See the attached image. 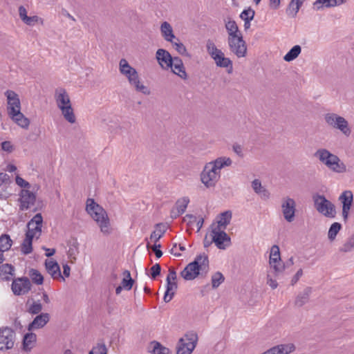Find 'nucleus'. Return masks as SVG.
I'll list each match as a JSON object with an SVG mask.
<instances>
[{"label":"nucleus","instance_id":"f257e3e1","mask_svg":"<svg viewBox=\"0 0 354 354\" xmlns=\"http://www.w3.org/2000/svg\"><path fill=\"white\" fill-rule=\"evenodd\" d=\"M232 164V159L225 156L218 157L206 163L200 175L201 183L207 188L215 187L221 178V169L231 166Z\"/></svg>","mask_w":354,"mask_h":354},{"label":"nucleus","instance_id":"f03ea898","mask_svg":"<svg viewBox=\"0 0 354 354\" xmlns=\"http://www.w3.org/2000/svg\"><path fill=\"white\" fill-rule=\"evenodd\" d=\"M86 210L91 217L97 223L100 231L104 235L111 233L110 220L105 209L95 202L93 198L86 200Z\"/></svg>","mask_w":354,"mask_h":354},{"label":"nucleus","instance_id":"7ed1b4c3","mask_svg":"<svg viewBox=\"0 0 354 354\" xmlns=\"http://www.w3.org/2000/svg\"><path fill=\"white\" fill-rule=\"evenodd\" d=\"M315 156L329 170L335 174H344L347 171L346 164L337 155L326 149H317Z\"/></svg>","mask_w":354,"mask_h":354},{"label":"nucleus","instance_id":"20e7f679","mask_svg":"<svg viewBox=\"0 0 354 354\" xmlns=\"http://www.w3.org/2000/svg\"><path fill=\"white\" fill-rule=\"evenodd\" d=\"M119 71L128 80L129 84L135 89L143 94H149L147 87L142 84L140 80L139 75L136 68L132 67L125 59H121L119 62Z\"/></svg>","mask_w":354,"mask_h":354},{"label":"nucleus","instance_id":"39448f33","mask_svg":"<svg viewBox=\"0 0 354 354\" xmlns=\"http://www.w3.org/2000/svg\"><path fill=\"white\" fill-rule=\"evenodd\" d=\"M209 261L207 256L205 254L196 257L195 260L189 263L181 272L180 274L185 280L194 279L198 274L200 270H206L208 268Z\"/></svg>","mask_w":354,"mask_h":354},{"label":"nucleus","instance_id":"423d86ee","mask_svg":"<svg viewBox=\"0 0 354 354\" xmlns=\"http://www.w3.org/2000/svg\"><path fill=\"white\" fill-rule=\"evenodd\" d=\"M206 48L208 54L214 60L217 66L227 68V73H231L233 70L232 60L225 57L223 52L218 49L212 40H207Z\"/></svg>","mask_w":354,"mask_h":354},{"label":"nucleus","instance_id":"0eeeda50","mask_svg":"<svg viewBox=\"0 0 354 354\" xmlns=\"http://www.w3.org/2000/svg\"><path fill=\"white\" fill-rule=\"evenodd\" d=\"M324 120L329 127L339 130L344 136L348 137L351 135V129L344 117L337 113H328L324 115Z\"/></svg>","mask_w":354,"mask_h":354},{"label":"nucleus","instance_id":"6e6552de","mask_svg":"<svg viewBox=\"0 0 354 354\" xmlns=\"http://www.w3.org/2000/svg\"><path fill=\"white\" fill-rule=\"evenodd\" d=\"M314 205L317 211L327 218H333L336 215L335 205L324 195L319 194L313 196Z\"/></svg>","mask_w":354,"mask_h":354},{"label":"nucleus","instance_id":"1a4fd4ad","mask_svg":"<svg viewBox=\"0 0 354 354\" xmlns=\"http://www.w3.org/2000/svg\"><path fill=\"white\" fill-rule=\"evenodd\" d=\"M197 341V334H186L178 341L176 354H191L196 346Z\"/></svg>","mask_w":354,"mask_h":354},{"label":"nucleus","instance_id":"9d476101","mask_svg":"<svg viewBox=\"0 0 354 354\" xmlns=\"http://www.w3.org/2000/svg\"><path fill=\"white\" fill-rule=\"evenodd\" d=\"M227 45L230 52L238 58H242L246 56L248 48L243 35L227 38Z\"/></svg>","mask_w":354,"mask_h":354},{"label":"nucleus","instance_id":"9b49d317","mask_svg":"<svg viewBox=\"0 0 354 354\" xmlns=\"http://www.w3.org/2000/svg\"><path fill=\"white\" fill-rule=\"evenodd\" d=\"M210 236L212 237V241L221 250L226 249L231 244L230 237L225 232V230L212 227Z\"/></svg>","mask_w":354,"mask_h":354},{"label":"nucleus","instance_id":"f8f14e48","mask_svg":"<svg viewBox=\"0 0 354 354\" xmlns=\"http://www.w3.org/2000/svg\"><path fill=\"white\" fill-rule=\"evenodd\" d=\"M15 333L8 327L0 328V350L11 349L15 343Z\"/></svg>","mask_w":354,"mask_h":354},{"label":"nucleus","instance_id":"ddd939ff","mask_svg":"<svg viewBox=\"0 0 354 354\" xmlns=\"http://www.w3.org/2000/svg\"><path fill=\"white\" fill-rule=\"evenodd\" d=\"M43 218L40 213L37 214L28 223V230L26 233L27 236L39 239L41 234Z\"/></svg>","mask_w":354,"mask_h":354},{"label":"nucleus","instance_id":"4468645a","mask_svg":"<svg viewBox=\"0 0 354 354\" xmlns=\"http://www.w3.org/2000/svg\"><path fill=\"white\" fill-rule=\"evenodd\" d=\"M338 200L342 205V214L346 221L348 218L353 205V194L351 190H345L339 195Z\"/></svg>","mask_w":354,"mask_h":354},{"label":"nucleus","instance_id":"2eb2a0df","mask_svg":"<svg viewBox=\"0 0 354 354\" xmlns=\"http://www.w3.org/2000/svg\"><path fill=\"white\" fill-rule=\"evenodd\" d=\"M19 209L22 211L30 209L36 202V195L28 189H23L19 193Z\"/></svg>","mask_w":354,"mask_h":354},{"label":"nucleus","instance_id":"dca6fc26","mask_svg":"<svg viewBox=\"0 0 354 354\" xmlns=\"http://www.w3.org/2000/svg\"><path fill=\"white\" fill-rule=\"evenodd\" d=\"M281 209L285 220L289 223L295 217L296 203L293 198L286 197L281 203Z\"/></svg>","mask_w":354,"mask_h":354},{"label":"nucleus","instance_id":"f3484780","mask_svg":"<svg viewBox=\"0 0 354 354\" xmlns=\"http://www.w3.org/2000/svg\"><path fill=\"white\" fill-rule=\"evenodd\" d=\"M31 288L30 280L26 277L18 278L12 281V290L15 295H21L27 293Z\"/></svg>","mask_w":354,"mask_h":354},{"label":"nucleus","instance_id":"a211bd4d","mask_svg":"<svg viewBox=\"0 0 354 354\" xmlns=\"http://www.w3.org/2000/svg\"><path fill=\"white\" fill-rule=\"evenodd\" d=\"M54 99L59 109L72 105L70 96L64 88L59 87L55 89Z\"/></svg>","mask_w":354,"mask_h":354},{"label":"nucleus","instance_id":"6ab92c4d","mask_svg":"<svg viewBox=\"0 0 354 354\" xmlns=\"http://www.w3.org/2000/svg\"><path fill=\"white\" fill-rule=\"evenodd\" d=\"M156 58L160 66L164 70H168L172 66V61L174 57L171 54L163 48H159L156 53Z\"/></svg>","mask_w":354,"mask_h":354},{"label":"nucleus","instance_id":"aec40b11","mask_svg":"<svg viewBox=\"0 0 354 354\" xmlns=\"http://www.w3.org/2000/svg\"><path fill=\"white\" fill-rule=\"evenodd\" d=\"M50 315L48 313H41L36 315V317L28 324V330L29 331L43 328L50 321Z\"/></svg>","mask_w":354,"mask_h":354},{"label":"nucleus","instance_id":"412c9836","mask_svg":"<svg viewBox=\"0 0 354 354\" xmlns=\"http://www.w3.org/2000/svg\"><path fill=\"white\" fill-rule=\"evenodd\" d=\"M8 100V113H13L15 111L21 110V103L18 95L13 91L8 90L5 93Z\"/></svg>","mask_w":354,"mask_h":354},{"label":"nucleus","instance_id":"4be33fe9","mask_svg":"<svg viewBox=\"0 0 354 354\" xmlns=\"http://www.w3.org/2000/svg\"><path fill=\"white\" fill-rule=\"evenodd\" d=\"M189 203V198L187 196H184L176 202L175 207L171 211V216L173 218H176L180 215L183 214Z\"/></svg>","mask_w":354,"mask_h":354},{"label":"nucleus","instance_id":"5701e85b","mask_svg":"<svg viewBox=\"0 0 354 354\" xmlns=\"http://www.w3.org/2000/svg\"><path fill=\"white\" fill-rule=\"evenodd\" d=\"M46 269L48 273L54 279H62L63 281L64 278L62 276L60 267L57 261L50 259L46 260L45 261Z\"/></svg>","mask_w":354,"mask_h":354},{"label":"nucleus","instance_id":"b1692460","mask_svg":"<svg viewBox=\"0 0 354 354\" xmlns=\"http://www.w3.org/2000/svg\"><path fill=\"white\" fill-rule=\"evenodd\" d=\"M172 72L183 80H187V74L182 59L178 57H174L172 66L169 67Z\"/></svg>","mask_w":354,"mask_h":354},{"label":"nucleus","instance_id":"393cba45","mask_svg":"<svg viewBox=\"0 0 354 354\" xmlns=\"http://www.w3.org/2000/svg\"><path fill=\"white\" fill-rule=\"evenodd\" d=\"M160 32L164 39L169 43H173V40L176 39L171 24L167 21H164L160 25Z\"/></svg>","mask_w":354,"mask_h":354},{"label":"nucleus","instance_id":"a878e982","mask_svg":"<svg viewBox=\"0 0 354 354\" xmlns=\"http://www.w3.org/2000/svg\"><path fill=\"white\" fill-rule=\"evenodd\" d=\"M10 118L19 127L27 129L30 125V120L20 111L8 113Z\"/></svg>","mask_w":354,"mask_h":354},{"label":"nucleus","instance_id":"bb28decb","mask_svg":"<svg viewBox=\"0 0 354 354\" xmlns=\"http://www.w3.org/2000/svg\"><path fill=\"white\" fill-rule=\"evenodd\" d=\"M252 187L254 192L258 194L261 199L268 200L270 198V194L261 184L259 179H254L252 182Z\"/></svg>","mask_w":354,"mask_h":354},{"label":"nucleus","instance_id":"cd10ccee","mask_svg":"<svg viewBox=\"0 0 354 354\" xmlns=\"http://www.w3.org/2000/svg\"><path fill=\"white\" fill-rule=\"evenodd\" d=\"M344 2V0H316L313 3V8L317 10H320L324 8L339 6Z\"/></svg>","mask_w":354,"mask_h":354},{"label":"nucleus","instance_id":"c85d7f7f","mask_svg":"<svg viewBox=\"0 0 354 354\" xmlns=\"http://www.w3.org/2000/svg\"><path fill=\"white\" fill-rule=\"evenodd\" d=\"M312 292V288L310 287H306L304 290L298 294L297 296L295 304L298 307H301L309 301L310 295Z\"/></svg>","mask_w":354,"mask_h":354},{"label":"nucleus","instance_id":"c756f323","mask_svg":"<svg viewBox=\"0 0 354 354\" xmlns=\"http://www.w3.org/2000/svg\"><path fill=\"white\" fill-rule=\"evenodd\" d=\"M225 27L227 32V38H232L242 35L236 21L234 20L228 19L227 21H225Z\"/></svg>","mask_w":354,"mask_h":354},{"label":"nucleus","instance_id":"7c9ffc66","mask_svg":"<svg viewBox=\"0 0 354 354\" xmlns=\"http://www.w3.org/2000/svg\"><path fill=\"white\" fill-rule=\"evenodd\" d=\"M232 212L226 211L221 213L218 217L216 225H212V227H218V229L225 230L227 225L230 224L232 219Z\"/></svg>","mask_w":354,"mask_h":354},{"label":"nucleus","instance_id":"2f4dec72","mask_svg":"<svg viewBox=\"0 0 354 354\" xmlns=\"http://www.w3.org/2000/svg\"><path fill=\"white\" fill-rule=\"evenodd\" d=\"M14 267L8 263L0 266V280L9 281L14 275Z\"/></svg>","mask_w":354,"mask_h":354},{"label":"nucleus","instance_id":"473e14b6","mask_svg":"<svg viewBox=\"0 0 354 354\" xmlns=\"http://www.w3.org/2000/svg\"><path fill=\"white\" fill-rule=\"evenodd\" d=\"M37 340V335L33 333H26L23 339V349L29 352L35 346Z\"/></svg>","mask_w":354,"mask_h":354},{"label":"nucleus","instance_id":"72a5a7b5","mask_svg":"<svg viewBox=\"0 0 354 354\" xmlns=\"http://www.w3.org/2000/svg\"><path fill=\"white\" fill-rule=\"evenodd\" d=\"M26 311L30 315H39L41 313L43 306L39 300H28L26 304Z\"/></svg>","mask_w":354,"mask_h":354},{"label":"nucleus","instance_id":"f704fd0d","mask_svg":"<svg viewBox=\"0 0 354 354\" xmlns=\"http://www.w3.org/2000/svg\"><path fill=\"white\" fill-rule=\"evenodd\" d=\"M59 110L65 120H66L68 123L74 124L76 122V116L72 105L63 107Z\"/></svg>","mask_w":354,"mask_h":354},{"label":"nucleus","instance_id":"c9c22d12","mask_svg":"<svg viewBox=\"0 0 354 354\" xmlns=\"http://www.w3.org/2000/svg\"><path fill=\"white\" fill-rule=\"evenodd\" d=\"M177 288L176 281H167V289L163 297L165 302L168 303L172 299Z\"/></svg>","mask_w":354,"mask_h":354},{"label":"nucleus","instance_id":"e433bc0d","mask_svg":"<svg viewBox=\"0 0 354 354\" xmlns=\"http://www.w3.org/2000/svg\"><path fill=\"white\" fill-rule=\"evenodd\" d=\"M305 0H291L286 10L288 15L295 17Z\"/></svg>","mask_w":354,"mask_h":354},{"label":"nucleus","instance_id":"4c0bfd02","mask_svg":"<svg viewBox=\"0 0 354 354\" xmlns=\"http://www.w3.org/2000/svg\"><path fill=\"white\" fill-rule=\"evenodd\" d=\"M165 232V227L161 223H158L156 225V229L150 236L151 241H153L154 243L160 240V239L164 235Z\"/></svg>","mask_w":354,"mask_h":354},{"label":"nucleus","instance_id":"58836bf2","mask_svg":"<svg viewBox=\"0 0 354 354\" xmlns=\"http://www.w3.org/2000/svg\"><path fill=\"white\" fill-rule=\"evenodd\" d=\"M152 349L150 351L153 354H170V351L168 348L162 346L160 342L153 341L151 342Z\"/></svg>","mask_w":354,"mask_h":354},{"label":"nucleus","instance_id":"ea45409f","mask_svg":"<svg viewBox=\"0 0 354 354\" xmlns=\"http://www.w3.org/2000/svg\"><path fill=\"white\" fill-rule=\"evenodd\" d=\"M12 241L8 234H2L0 236V252L4 253L12 246Z\"/></svg>","mask_w":354,"mask_h":354},{"label":"nucleus","instance_id":"a19ab883","mask_svg":"<svg viewBox=\"0 0 354 354\" xmlns=\"http://www.w3.org/2000/svg\"><path fill=\"white\" fill-rule=\"evenodd\" d=\"M301 51V46L299 45H295L285 55L283 59L286 62H291L299 56Z\"/></svg>","mask_w":354,"mask_h":354},{"label":"nucleus","instance_id":"79ce46f5","mask_svg":"<svg viewBox=\"0 0 354 354\" xmlns=\"http://www.w3.org/2000/svg\"><path fill=\"white\" fill-rule=\"evenodd\" d=\"M34 237L27 236L26 235V238L23 241L21 245V251L24 254H28L32 251V239Z\"/></svg>","mask_w":354,"mask_h":354},{"label":"nucleus","instance_id":"37998d69","mask_svg":"<svg viewBox=\"0 0 354 354\" xmlns=\"http://www.w3.org/2000/svg\"><path fill=\"white\" fill-rule=\"evenodd\" d=\"M342 229V225L339 223L335 222L333 223L328 230V237L330 241H333L335 239L337 234L339 233L340 230Z\"/></svg>","mask_w":354,"mask_h":354},{"label":"nucleus","instance_id":"c03bdc74","mask_svg":"<svg viewBox=\"0 0 354 354\" xmlns=\"http://www.w3.org/2000/svg\"><path fill=\"white\" fill-rule=\"evenodd\" d=\"M281 260V259L279 246L277 245H272L270 249L269 263H275Z\"/></svg>","mask_w":354,"mask_h":354},{"label":"nucleus","instance_id":"a18cd8bd","mask_svg":"<svg viewBox=\"0 0 354 354\" xmlns=\"http://www.w3.org/2000/svg\"><path fill=\"white\" fill-rule=\"evenodd\" d=\"M171 44L175 48V50L180 55L189 57V55L187 53L186 47L185 46V45L183 43L180 42L178 38L176 37V39L173 40V43H171Z\"/></svg>","mask_w":354,"mask_h":354},{"label":"nucleus","instance_id":"49530a36","mask_svg":"<svg viewBox=\"0 0 354 354\" xmlns=\"http://www.w3.org/2000/svg\"><path fill=\"white\" fill-rule=\"evenodd\" d=\"M123 274L124 277L122 281V286L123 287V288L129 290L131 289L133 286V280L131 279V274L129 270H125L123 272Z\"/></svg>","mask_w":354,"mask_h":354},{"label":"nucleus","instance_id":"de8ad7c7","mask_svg":"<svg viewBox=\"0 0 354 354\" xmlns=\"http://www.w3.org/2000/svg\"><path fill=\"white\" fill-rule=\"evenodd\" d=\"M30 277L32 279V281L37 284L41 285L43 283L44 281V277L41 275V274L37 270L32 269L30 270Z\"/></svg>","mask_w":354,"mask_h":354},{"label":"nucleus","instance_id":"09e8293b","mask_svg":"<svg viewBox=\"0 0 354 354\" xmlns=\"http://www.w3.org/2000/svg\"><path fill=\"white\" fill-rule=\"evenodd\" d=\"M224 277L221 272H217L212 277V285L213 288H218L223 281Z\"/></svg>","mask_w":354,"mask_h":354},{"label":"nucleus","instance_id":"8fccbe9b","mask_svg":"<svg viewBox=\"0 0 354 354\" xmlns=\"http://www.w3.org/2000/svg\"><path fill=\"white\" fill-rule=\"evenodd\" d=\"M88 354H107V348L104 343H98L93 347Z\"/></svg>","mask_w":354,"mask_h":354},{"label":"nucleus","instance_id":"3c124183","mask_svg":"<svg viewBox=\"0 0 354 354\" xmlns=\"http://www.w3.org/2000/svg\"><path fill=\"white\" fill-rule=\"evenodd\" d=\"M354 248V234L348 238L346 242L340 248V251L347 252L351 251Z\"/></svg>","mask_w":354,"mask_h":354},{"label":"nucleus","instance_id":"603ef678","mask_svg":"<svg viewBox=\"0 0 354 354\" xmlns=\"http://www.w3.org/2000/svg\"><path fill=\"white\" fill-rule=\"evenodd\" d=\"M254 10L251 8L244 10L240 15V17L242 20H252L254 17Z\"/></svg>","mask_w":354,"mask_h":354},{"label":"nucleus","instance_id":"864d4df0","mask_svg":"<svg viewBox=\"0 0 354 354\" xmlns=\"http://www.w3.org/2000/svg\"><path fill=\"white\" fill-rule=\"evenodd\" d=\"M270 266V268L273 269L276 274H278L279 273H281L284 270V265L282 263L281 260L277 261V263H269Z\"/></svg>","mask_w":354,"mask_h":354},{"label":"nucleus","instance_id":"5fc2aeb1","mask_svg":"<svg viewBox=\"0 0 354 354\" xmlns=\"http://www.w3.org/2000/svg\"><path fill=\"white\" fill-rule=\"evenodd\" d=\"M77 241H74L70 246L68 250V256L70 258L75 259V256L78 253V247Z\"/></svg>","mask_w":354,"mask_h":354},{"label":"nucleus","instance_id":"6e6d98bb","mask_svg":"<svg viewBox=\"0 0 354 354\" xmlns=\"http://www.w3.org/2000/svg\"><path fill=\"white\" fill-rule=\"evenodd\" d=\"M150 271H151V278L153 279H155L157 277V276H158L160 274V271H161V267H160V264L156 263L155 265H153L151 268Z\"/></svg>","mask_w":354,"mask_h":354},{"label":"nucleus","instance_id":"4d7b16f0","mask_svg":"<svg viewBox=\"0 0 354 354\" xmlns=\"http://www.w3.org/2000/svg\"><path fill=\"white\" fill-rule=\"evenodd\" d=\"M15 181L17 185L24 189H28L30 187V185L28 182L26 181L24 179H23L21 177L19 176H17Z\"/></svg>","mask_w":354,"mask_h":354},{"label":"nucleus","instance_id":"13d9d810","mask_svg":"<svg viewBox=\"0 0 354 354\" xmlns=\"http://www.w3.org/2000/svg\"><path fill=\"white\" fill-rule=\"evenodd\" d=\"M39 19V17L35 15L32 17H27L23 21L28 26H33Z\"/></svg>","mask_w":354,"mask_h":354},{"label":"nucleus","instance_id":"bf43d9fd","mask_svg":"<svg viewBox=\"0 0 354 354\" xmlns=\"http://www.w3.org/2000/svg\"><path fill=\"white\" fill-rule=\"evenodd\" d=\"M167 281H176V272L173 268H169V274L167 277Z\"/></svg>","mask_w":354,"mask_h":354},{"label":"nucleus","instance_id":"052dcab7","mask_svg":"<svg viewBox=\"0 0 354 354\" xmlns=\"http://www.w3.org/2000/svg\"><path fill=\"white\" fill-rule=\"evenodd\" d=\"M1 149L7 152H11L13 150V146L10 141H4L1 143Z\"/></svg>","mask_w":354,"mask_h":354},{"label":"nucleus","instance_id":"680f3d73","mask_svg":"<svg viewBox=\"0 0 354 354\" xmlns=\"http://www.w3.org/2000/svg\"><path fill=\"white\" fill-rule=\"evenodd\" d=\"M234 152L239 157L243 156V147L239 144H235L232 147Z\"/></svg>","mask_w":354,"mask_h":354},{"label":"nucleus","instance_id":"e2e57ef3","mask_svg":"<svg viewBox=\"0 0 354 354\" xmlns=\"http://www.w3.org/2000/svg\"><path fill=\"white\" fill-rule=\"evenodd\" d=\"M160 248V245L157 243H154L153 246L151 248L157 258H160L162 255V251L159 249Z\"/></svg>","mask_w":354,"mask_h":354},{"label":"nucleus","instance_id":"0e129e2a","mask_svg":"<svg viewBox=\"0 0 354 354\" xmlns=\"http://www.w3.org/2000/svg\"><path fill=\"white\" fill-rule=\"evenodd\" d=\"M302 274H303V270H302V269H299L296 272V274H295V276L292 277V279L291 280L292 285L295 284L299 281V278L302 276Z\"/></svg>","mask_w":354,"mask_h":354},{"label":"nucleus","instance_id":"69168bd1","mask_svg":"<svg viewBox=\"0 0 354 354\" xmlns=\"http://www.w3.org/2000/svg\"><path fill=\"white\" fill-rule=\"evenodd\" d=\"M19 15L22 21H24V19L28 17L26 9L23 6H21L19 8Z\"/></svg>","mask_w":354,"mask_h":354},{"label":"nucleus","instance_id":"338daca9","mask_svg":"<svg viewBox=\"0 0 354 354\" xmlns=\"http://www.w3.org/2000/svg\"><path fill=\"white\" fill-rule=\"evenodd\" d=\"M267 283L272 288V289H275L277 286H278V283L277 282L276 280L272 279L270 277V275L268 274V277H267Z\"/></svg>","mask_w":354,"mask_h":354},{"label":"nucleus","instance_id":"774afa93","mask_svg":"<svg viewBox=\"0 0 354 354\" xmlns=\"http://www.w3.org/2000/svg\"><path fill=\"white\" fill-rule=\"evenodd\" d=\"M280 5V0H270V7L272 9H277Z\"/></svg>","mask_w":354,"mask_h":354}]
</instances>
